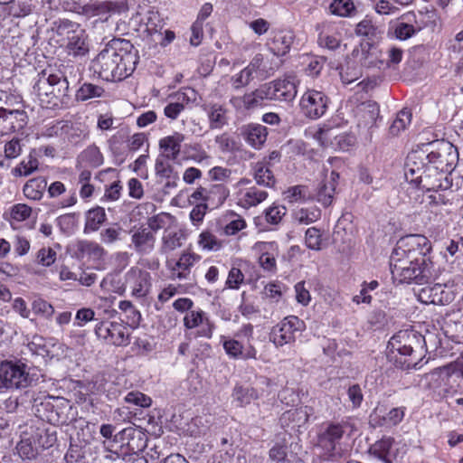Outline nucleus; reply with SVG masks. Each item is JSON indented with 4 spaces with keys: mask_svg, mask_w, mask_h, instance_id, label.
Returning a JSON list of instances; mask_svg holds the SVG:
<instances>
[{
    "mask_svg": "<svg viewBox=\"0 0 463 463\" xmlns=\"http://www.w3.org/2000/svg\"><path fill=\"white\" fill-rule=\"evenodd\" d=\"M129 43L114 39L96 56L91 62V69L99 78L107 81H119L135 70L137 56L128 52Z\"/></svg>",
    "mask_w": 463,
    "mask_h": 463,
    "instance_id": "nucleus-1",
    "label": "nucleus"
},
{
    "mask_svg": "<svg viewBox=\"0 0 463 463\" xmlns=\"http://www.w3.org/2000/svg\"><path fill=\"white\" fill-rule=\"evenodd\" d=\"M73 70V66H63V70L56 71H43L33 86L41 105L46 109H60L69 100V80L67 72Z\"/></svg>",
    "mask_w": 463,
    "mask_h": 463,
    "instance_id": "nucleus-2",
    "label": "nucleus"
},
{
    "mask_svg": "<svg viewBox=\"0 0 463 463\" xmlns=\"http://www.w3.org/2000/svg\"><path fill=\"white\" fill-rule=\"evenodd\" d=\"M425 337L413 330L400 331L393 335L388 343L389 356L395 364L402 369H409L417 365L419 359L416 353L425 343Z\"/></svg>",
    "mask_w": 463,
    "mask_h": 463,
    "instance_id": "nucleus-3",
    "label": "nucleus"
},
{
    "mask_svg": "<svg viewBox=\"0 0 463 463\" xmlns=\"http://www.w3.org/2000/svg\"><path fill=\"white\" fill-rule=\"evenodd\" d=\"M430 249V241L423 235L411 234L402 238L391 256V271L429 260L427 254Z\"/></svg>",
    "mask_w": 463,
    "mask_h": 463,
    "instance_id": "nucleus-4",
    "label": "nucleus"
},
{
    "mask_svg": "<svg viewBox=\"0 0 463 463\" xmlns=\"http://www.w3.org/2000/svg\"><path fill=\"white\" fill-rule=\"evenodd\" d=\"M428 161L424 149L415 150L409 153L404 165V175L408 182L427 191L446 190L450 187L451 183L445 179L446 184H432L427 171Z\"/></svg>",
    "mask_w": 463,
    "mask_h": 463,
    "instance_id": "nucleus-5",
    "label": "nucleus"
},
{
    "mask_svg": "<svg viewBox=\"0 0 463 463\" xmlns=\"http://www.w3.org/2000/svg\"><path fill=\"white\" fill-rule=\"evenodd\" d=\"M424 151L428 161L429 175L434 172L441 175L451 173L458 159L457 148L451 143L447 141L431 143Z\"/></svg>",
    "mask_w": 463,
    "mask_h": 463,
    "instance_id": "nucleus-6",
    "label": "nucleus"
},
{
    "mask_svg": "<svg viewBox=\"0 0 463 463\" xmlns=\"http://www.w3.org/2000/svg\"><path fill=\"white\" fill-rule=\"evenodd\" d=\"M33 407L37 417L52 425H63L71 420L69 411L72 407L62 397L45 395L43 398H33Z\"/></svg>",
    "mask_w": 463,
    "mask_h": 463,
    "instance_id": "nucleus-7",
    "label": "nucleus"
},
{
    "mask_svg": "<svg viewBox=\"0 0 463 463\" xmlns=\"http://www.w3.org/2000/svg\"><path fill=\"white\" fill-rule=\"evenodd\" d=\"M32 382L26 364L12 361L0 364V393L9 389L27 388Z\"/></svg>",
    "mask_w": 463,
    "mask_h": 463,
    "instance_id": "nucleus-8",
    "label": "nucleus"
},
{
    "mask_svg": "<svg viewBox=\"0 0 463 463\" xmlns=\"http://www.w3.org/2000/svg\"><path fill=\"white\" fill-rule=\"evenodd\" d=\"M306 325L303 320L296 316H288L279 323L275 325L269 333V341L277 347L294 343L305 330Z\"/></svg>",
    "mask_w": 463,
    "mask_h": 463,
    "instance_id": "nucleus-9",
    "label": "nucleus"
},
{
    "mask_svg": "<svg viewBox=\"0 0 463 463\" xmlns=\"http://www.w3.org/2000/svg\"><path fill=\"white\" fill-rule=\"evenodd\" d=\"M432 267V262L430 260L420 261L407 268L399 267L396 270H392V276L399 283L422 284L433 277Z\"/></svg>",
    "mask_w": 463,
    "mask_h": 463,
    "instance_id": "nucleus-10",
    "label": "nucleus"
},
{
    "mask_svg": "<svg viewBox=\"0 0 463 463\" xmlns=\"http://www.w3.org/2000/svg\"><path fill=\"white\" fill-rule=\"evenodd\" d=\"M268 72V67L262 54H256L250 62L239 72L230 78V83L234 90H240L248 86L253 80L254 75H264Z\"/></svg>",
    "mask_w": 463,
    "mask_h": 463,
    "instance_id": "nucleus-11",
    "label": "nucleus"
},
{
    "mask_svg": "<svg viewBox=\"0 0 463 463\" xmlns=\"http://www.w3.org/2000/svg\"><path fill=\"white\" fill-rule=\"evenodd\" d=\"M329 99L319 90H307L300 99V109L304 115L309 118L317 119L325 115Z\"/></svg>",
    "mask_w": 463,
    "mask_h": 463,
    "instance_id": "nucleus-12",
    "label": "nucleus"
},
{
    "mask_svg": "<svg viewBox=\"0 0 463 463\" xmlns=\"http://www.w3.org/2000/svg\"><path fill=\"white\" fill-rule=\"evenodd\" d=\"M125 285L130 289L133 297L144 298L149 293L152 286L151 275L146 270L133 267L125 275Z\"/></svg>",
    "mask_w": 463,
    "mask_h": 463,
    "instance_id": "nucleus-13",
    "label": "nucleus"
},
{
    "mask_svg": "<svg viewBox=\"0 0 463 463\" xmlns=\"http://www.w3.org/2000/svg\"><path fill=\"white\" fill-rule=\"evenodd\" d=\"M418 298L424 304L447 305L453 301L454 293L449 288L438 283L422 288L418 293Z\"/></svg>",
    "mask_w": 463,
    "mask_h": 463,
    "instance_id": "nucleus-14",
    "label": "nucleus"
},
{
    "mask_svg": "<svg viewBox=\"0 0 463 463\" xmlns=\"http://www.w3.org/2000/svg\"><path fill=\"white\" fill-rule=\"evenodd\" d=\"M311 415H313V409L311 407L301 406L282 413L279 422L286 430L300 432V429L306 426Z\"/></svg>",
    "mask_w": 463,
    "mask_h": 463,
    "instance_id": "nucleus-15",
    "label": "nucleus"
},
{
    "mask_svg": "<svg viewBox=\"0 0 463 463\" xmlns=\"http://www.w3.org/2000/svg\"><path fill=\"white\" fill-rule=\"evenodd\" d=\"M28 115L24 107L13 109L0 116V136L23 130L28 124Z\"/></svg>",
    "mask_w": 463,
    "mask_h": 463,
    "instance_id": "nucleus-16",
    "label": "nucleus"
},
{
    "mask_svg": "<svg viewBox=\"0 0 463 463\" xmlns=\"http://www.w3.org/2000/svg\"><path fill=\"white\" fill-rule=\"evenodd\" d=\"M184 326L187 329L198 328V335L206 338L212 337L214 327L206 313L200 308L192 309L185 313Z\"/></svg>",
    "mask_w": 463,
    "mask_h": 463,
    "instance_id": "nucleus-17",
    "label": "nucleus"
},
{
    "mask_svg": "<svg viewBox=\"0 0 463 463\" xmlns=\"http://www.w3.org/2000/svg\"><path fill=\"white\" fill-rule=\"evenodd\" d=\"M126 10V2L121 1H99L90 3L84 6L83 11L89 16H99L107 21L112 14H119Z\"/></svg>",
    "mask_w": 463,
    "mask_h": 463,
    "instance_id": "nucleus-18",
    "label": "nucleus"
},
{
    "mask_svg": "<svg viewBox=\"0 0 463 463\" xmlns=\"http://www.w3.org/2000/svg\"><path fill=\"white\" fill-rule=\"evenodd\" d=\"M273 100L291 101L297 95V83L293 76L279 79L268 83Z\"/></svg>",
    "mask_w": 463,
    "mask_h": 463,
    "instance_id": "nucleus-19",
    "label": "nucleus"
},
{
    "mask_svg": "<svg viewBox=\"0 0 463 463\" xmlns=\"http://www.w3.org/2000/svg\"><path fill=\"white\" fill-rule=\"evenodd\" d=\"M131 242L134 250L140 254H148L156 243V236L149 228L139 227L131 231Z\"/></svg>",
    "mask_w": 463,
    "mask_h": 463,
    "instance_id": "nucleus-20",
    "label": "nucleus"
},
{
    "mask_svg": "<svg viewBox=\"0 0 463 463\" xmlns=\"http://www.w3.org/2000/svg\"><path fill=\"white\" fill-rule=\"evenodd\" d=\"M54 128L56 134L71 145H78L88 137L84 128L67 121L58 122Z\"/></svg>",
    "mask_w": 463,
    "mask_h": 463,
    "instance_id": "nucleus-21",
    "label": "nucleus"
},
{
    "mask_svg": "<svg viewBox=\"0 0 463 463\" xmlns=\"http://www.w3.org/2000/svg\"><path fill=\"white\" fill-rule=\"evenodd\" d=\"M195 92L193 89H184L176 92L170 101L164 109V114L166 118L174 120L178 118L180 113L184 109L185 105L194 99Z\"/></svg>",
    "mask_w": 463,
    "mask_h": 463,
    "instance_id": "nucleus-22",
    "label": "nucleus"
},
{
    "mask_svg": "<svg viewBox=\"0 0 463 463\" xmlns=\"http://www.w3.org/2000/svg\"><path fill=\"white\" fill-rule=\"evenodd\" d=\"M200 257L194 253L184 252L179 259L172 265L167 263L171 269L172 277L180 280L188 279L191 274L193 266L199 261Z\"/></svg>",
    "mask_w": 463,
    "mask_h": 463,
    "instance_id": "nucleus-23",
    "label": "nucleus"
},
{
    "mask_svg": "<svg viewBox=\"0 0 463 463\" xmlns=\"http://www.w3.org/2000/svg\"><path fill=\"white\" fill-rule=\"evenodd\" d=\"M354 113L357 118L359 126L371 128L374 125L379 117L380 109L375 101L367 100L358 104L355 107Z\"/></svg>",
    "mask_w": 463,
    "mask_h": 463,
    "instance_id": "nucleus-24",
    "label": "nucleus"
},
{
    "mask_svg": "<svg viewBox=\"0 0 463 463\" xmlns=\"http://www.w3.org/2000/svg\"><path fill=\"white\" fill-rule=\"evenodd\" d=\"M294 40L295 34L292 31H279L272 33L268 45L275 55L283 56L289 52Z\"/></svg>",
    "mask_w": 463,
    "mask_h": 463,
    "instance_id": "nucleus-25",
    "label": "nucleus"
},
{
    "mask_svg": "<svg viewBox=\"0 0 463 463\" xmlns=\"http://www.w3.org/2000/svg\"><path fill=\"white\" fill-rule=\"evenodd\" d=\"M184 135L175 132L171 136H167L159 141V147L164 152V156L167 160H176L181 152V144L184 140Z\"/></svg>",
    "mask_w": 463,
    "mask_h": 463,
    "instance_id": "nucleus-26",
    "label": "nucleus"
},
{
    "mask_svg": "<svg viewBox=\"0 0 463 463\" xmlns=\"http://www.w3.org/2000/svg\"><path fill=\"white\" fill-rule=\"evenodd\" d=\"M268 197V193L256 186L241 189L239 192V204L243 208L257 206L264 202Z\"/></svg>",
    "mask_w": 463,
    "mask_h": 463,
    "instance_id": "nucleus-27",
    "label": "nucleus"
},
{
    "mask_svg": "<svg viewBox=\"0 0 463 463\" xmlns=\"http://www.w3.org/2000/svg\"><path fill=\"white\" fill-rule=\"evenodd\" d=\"M247 143L256 149H260L266 142L267 128L260 124H250L242 132Z\"/></svg>",
    "mask_w": 463,
    "mask_h": 463,
    "instance_id": "nucleus-28",
    "label": "nucleus"
},
{
    "mask_svg": "<svg viewBox=\"0 0 463 463\" xmlns=\"http://www.w3.org/2000/svg\"><path fill=\"white\" fill-rule=\"evenodd\" d=\"M29 434L32 435L33 442L38 449H49L54 445L57 440L56 432L51 431L43 427H29Z\"/></svg>",
    "mask_w": 463,
    "mask_h": 463,
    "instance_id": "nucleus-29",
    "label": "nucleus"
},
{
    "mask_svg": "<svg viewBox=\"0 0 463 463\" xmlns=\"http://www.w3.org/2000/svg\"><path fill=\"white\" fill-rule=\"evenodd\" d=\"M345 433V425L342 423H331L324 432L319 435L320 444L329 450H334L335 442L340 440Z\"/></svg>",
    "mask_w": 463,
    "mask_h": 463,
    "instance_id": "nucleus-30",
    "label": "nucleus"
},
{
    "mask_svg": "<svg viewBox=\"0 0 463 463\" xmlns=\"http://www.w3.org/2000/svg\"><path fill=\"white\" fill-rule=\"evenodd\" d=\"M203 110L207 113L210 128H222L227 124V110L222 105L210 103L203 107Z\"/></svg>",
    "mask_w": 463,
    "mask_h": 463,
    "instance_id": "nucleus-31",
    "label": "nucleus"
},
{
    "mask_svg": "<svg viewBox=\"0 0 463 463\" xmlns=\"http://www.w3.org/2000/svg\"><path fill=\"white\" fill-rule=\"evenodd\" d=\"M120 434L128 438L127 447L132 454H138L146 448V439L140 430L133 428L124 429Z\"/></svg>",
    "mask_w": 463,
    "mask_h": 463,
    "instance_id": "nucleus-32",
    "label": "nucleus"
},
{
    "mask_svg": "<svg viewBox=\"0 0 463 463\" xmlns=\"http://www.w3.org/2000/svg\"><path fill=\"white\" fill-rule=\"evenodd\" d=\"M338 178V173L331 171L329 179H326L325 183L319 186L317 200L324 206L331 204Z\"/></svg>",
    "mask_w": 463,
    "mask_h": 463,
    "instance_id": "nucleus-33",
    "label": "nucleus"
},
{
    "mask_svg": "<svg viewBox=\"0 0 463 463\" xmlns=\"http://www.w3.org/2000/svg\"><path fill=\"white\" fill-rule=\"evenodd\" d=\"M413 14L412 23L417 32L424 28L434 30L438 24V14L434 9L420 10L417 14Z\"/></svg>",
    "mask_w": 463,
    "mask_h": 463,
    "instance_id": "nucleus-34",
    "label": "nucleus"
},
{
    "mask_svg": "<svg viewBox=\"0 0 463 463\" xmlns=\"http://www.w3.org/2000/svg\"><path fill=\"white\" fill-rule=\"evenodd\" d=\"M206 190V203L210 208H217L223 204L225 200L230 194L229 189L223 184H212L205 187Z\"/></svg>",
    "mask_w": 463,
    "mask_h": 463,
    "instance_id": "nucleus-35",
    "label": "nucleus"
},
{
    "mask_svg": "<svg viewBox=\"0 0 463 463\" xmlns=\"http://www.w3.org/2000/svg\"><path fill=\"white\" fill-rule=\"evenodd\" d=\"M381 51L374 45L368 43L362 44V58L363 64L366 67H378L381 68L384 64V60L381 58Z\"/></svg>",
    "mask_w": 463,
    "mask_h": 463,
    "instance_id": "nucleus-36",
    "label": "nucleus"
},
{
    "mask_svg": "<svg viewBox=\"0 0 463 463\" xmlns=\"http://www.w3.org/2000/svg\"><path fill=\"white\" fill-rule=\"evenodd\" d=\"M413 14H403L397 22L394 28V35L399 40H407L413 36L417 32L412 23Z\"/></svg>",
    "mask_w": 463,
    "mask_h": 463,
    "instance_id": "nucleus-37",
    "label": "nucleus"
},
{
    "mask_svg": "<svg viewBox=\"0 0 463 463\" xmlns=\"http://www.w3.org/2000/svg\"><path fill=\"white\" fill-rule=\"evenodd\" d=\"M66 49L69 55L74 57L84 56L89 52V46L86 43V39L83 32L73 33L68 38V43Z\"/></svg>",
    "mask_w": 463,
    "mask_h": 463,
    "instance_id": "nucleus-38",
    "label": "nucleus"
},
{
    "mask_svg": "<svg viewBox=\"0 0 463 463\" xmlns=\"http://www.w3.org/2000/svg\"><path fill=\"white\" fill-rule=\"evenodd\" d=\"M107 220V215L104 208L95 207L89 210L85 216V227L84 232H96Z\"/></svg>",
    "mask_w": 463,
    "mask_h": 463,
    "instance_id": "nucleus-39",
    "label": "nucleus"
},
{
    "mask_svg": "<svg viewBox=\"0 0 463 463\" xmlns=\"http://www.w3.org/2000/svg\"><path fill=\"white\" fill-rule=\"evenodd\" d=\"M232 395L240 407H245L260 397L256 389L242 385H236Z\"/></svg>",
    "mask_w": 463,
    "mask_h": 463,
    "instance_id": "nucleus-40",
    "label": "nucleus"
},
{
    "mask_svg": "<svg viewBox=\"0 0 463 463\" xmlns=\"http://www.w3.org/2000/svg\"><path fill=\"white\" fill-rule=\"evenodd\" d=\"M254 179L258 184L266 187H272L275 184V178L272 171L268 166L267 161L258 162L253 166Z\"/></svg>",
    "mask_w": 463,
    "mask_h": 463,
    "instance_id": "nucleus-41",
    "label": "nucleus"
},
{
    "mask_svg": "<svg viewBox=\"0 0 463 463\" xmlns=\"http://www.w3.org/2000/svg\"><path fill=\"white\" fill-rule=\"evenodd\" d=\"M109 330V337L107 343L117 346H126L129 344V333L125 326L112 322Z\"/></svg>",
    "mask_w": 463,
    "mask_h": 463,
    "instance_id": "nucleus-42",
    "label": "nucleus"
},
{
    "mask_svg": "<svg viewBox=\"0 0 463 463\" xmlns=\"http://www.w3.org/2000/svg\"><path fill=\"white\" fill-rule=\"evenodd\" d=\"M16 449L23 458L32 459L38 454L39 449L33 442L32 435L29 434V430L23 433L21 440L16 446Z\"/></svg>",
    "mask_w": 463,
    "mask_h": 463,
    "instance_id": "nucleus-43",
    "label": "nucleus"
},
{
    "mask_svg": "<svg viewBox=\"0 0 463 463\" xmlns=\"http://www.w3.org/2000/svg\"><path fill=\"white\" fill-rule=\"evenodd\" d=\"M38 166L39 161L36 157L35 151L33 150L12 172L14 176H28L34 173L38 169Z\"/></svg>",
    "mask_w": 463,
    "mask_h": 463,
    "instance_id": "nucleus-44",
    "label": "nucleus"
},
{
    "mask_svg": "<svg viewBox=\"0 0 463 463\" xmlns=\"http://www.w3.org/2000/svg\"><path fill=\"white\" fill-rule=\"evenodd\" d=\"M46 181L43 178L30 179L24 186V194L30 200H40L46 188Z\"/></svg>",
    "mask_w": 463,
    "mask_h": 463,
    "instance_id": "nucleus-45",
    "label": "nucleus"
},
{
    "mask_svg": "<svg viewBox=\"0 0 463 463\" xmlns=\"http://www.w3.org/2000/svg\"><path fill=\"white\" fill-rule=\"evenodd\" d=\"M411 111L407 109L400 110L389 128V133L393 137L400 135L402 131H404L407 128V127L411 124Z\"/></svg>",
    "mask_w": 463,
    "mask_h": 463,
    "instance_id": "nucleus-46",
    "label": "nucleus"
},
{
    "mask_svg": "<svg viewBox=\"0 0 463 463\" xmlns=\"http://www.w3.org/2000/svg\"><path fill=\"white\" fill-rule=\"evenodd\" d=\"M22 107H24V105L20 97L5 90H0V116L11 110L13 111V109H21Z\"/></svg>",
    "mask_w": 463,
    "mask_h": 463,
    "instance_id": "nucleus-47",
    "label": "nucleus"
},
{
    "mask_svg": "<svg viewBox=\"0 0 463 463\" xmlns=\"http://www.w3.org/2000/svg\"><path fill=\"white\" fill-rule=\"evenodd\" d=\"M392 446L391 438L382 439L376 441L370 449V452L385 463H392L390 458V450Z\"/></svg>",
    "mask_w": 463,
    "mask_h": 463,
    "instance_id": "nucleus-48",
    "label": "nucleus"
},
{
    "mask_svg": "<svg viewBox=\"0 0 463 463\" xmlns=\"http://www.w3.org/2000/svg\"><path fill=\"white\" fill-rule=\"evenodd\" d=\"M321 216V212L317 207L300 208L293 213L294 220L298 224L308 225L317 222Z\"/></svg>",
    "mask_w": 463,
    "mask_h": 463,
    "instance_id": "nucleus-49",
    "label": "nucleus"
},
{
    "mask_svg": "<svg viewBox=\"0 0 463 463\" xmlns=\"http://www.w3.org/2000/svg\"><path fill=\"white\" fill-rule=\"evenodd\" d=\"M31 307L35 316L47 320L51 319L54 314L53 306L40 297H36L33 299Z\"/></svg>",
    "mask_w": 463,
    "mask_h": 463,
    "instance_id": "nucleus-50",
    "label": "nucleus"
},
{
    "mask_svg": "<svg viewBox=\"0 0 463 463\" xmlns=\"http://www.w3.org/2000/svg\"><path fill=\"white\" fill-rule=\"evenodd\" d=\"M336 132V128H322L316 132L315 137L324 146H335V143L340 144L343 138V137L337 136Z\"/></svg>",
    "mask_w": 463,
    "mask_h": 463,
    "instance_id": "nucleus-51",
    "label": "nucleus"
},
{
    "mask_svg": "<svg viewBox=\"0 0 463 463\" xmlns=\"http://www.w3.org/2000/svg\"><path fill=\"white\" fill-rule=\"evenodd\" d=\"M105 90L102 87L92 83H84L77 91V99L85 101L90 99L103 97Z\"/></svg>",
    "mask_w": 463,
    "mask_h": 463,
    "instance_id": "nucleus-52",
    "label": "nucleus"
},
{
    "mask_svg": "<svg viewBox=\"0 0 463 463\" xmlns=\"http://www.w3.org/2000/svg\"><path fill=\"white\" fill-rule=\"evenodd\" d=\"M286 199L289 203L306 202L312 199V195L305 185H295L285 192Z\"/></svg>",
    "mask_w": 463,
    "mask_h": 463,
    "instance_id": "nucleus-53",
    "label": "nucleus"
},
{
    "mask_svg": "<svg viewBox=\"0 0 463 463\" xmlns=\"http://www.w3.org/2000/svg\"><path fill=\"white\" fill-rule=\"evenodd\" d=\"M81 162H84L93 167H97L103 163V156L96 146L87 147L80 156Z\"/></svg>",
    "mask_w": 463,
    "mask_h": 463,
    "instance_id": "nucleus-54",
    "label": "nucleus"
},
{
    "mask_svg": "<svg viewBox=\"0 0 463 463\" xmlns=\"http://www.w3.org/2000/svg\"><path fill=\"white\" fill-rule=\"evenodd\" d=\"M198 244L205 250L216 251L222 248V241L208 231H204L199 235Z\"/></svg>",
    "mask_w": 463,
    "mask_h": 463,
    "instance_id": "nucleus-55",
    "label": "nucleus"
},
{
    "mask_svg": "<svg viewBox=\"0 0 463 463\" xmlns=\"http://www.w3.org/2000/svg\"><path fill=\"white\" fill-rule=\"evenodd\" d=\"M305 244L312 250L318 251L322 249V232L316 227L308 228L305 232Z\"/></svg>",
    "mask_w": 463,
    "mask_h": 463,
    "instance_id": "nucleus-56",
    "label": "nucleus"
},
{
    "mask_svg": "<svg viewBox=\"0 0 463 463\" xmlns=\"http://www.w3.org/2000/svg\"><path fill=\"white\" fill-rule=\"evenodd\" d=\"M181 246V234L178 232H167L162 238L161 252L168 253Z\"/></svg>",
    "mask_w": 463,
    "mask_h": 463,
    "instance_id": "nucleus-57",
    "label": "nucleus"
},
{
    "mask_svg": "<svg viewBox=\"0 0 463 463\" xmlns=\"http://www.w3.org/2000/svg\"><path fill=\"white\" fill-rule=\"evenodd\" d=\"M231 216L232 219L222 227V233L226 236L235 235L246 228V222L242 217L234 213H232Z\"/></svg>",
    "mask_w": 463,
    "mask_h": 463,
    "instance_id": "nucleus-58",
    "label": "nucleus"
},
{
    "mask_svg": "<svg viewBox=\"0 0 463 463\" xmlns=\"http://www.w3.org/2000/svg\"><path fill=\"white\" fill-rule=\"evenodd\" d=\"M164 27V22L156 11H149L146 14V30L149 34H155L161 32Z\"/></svg>",
    "mask_w": 463,
    "mask_h": 463,
    "instance_id": "nucleus-59",
    "label": "nucleus"
},
{
    "mask_svg": "<svg viewBox=\"0 0 463 463\" xmlns=\"http://www.w3.org/2000/svg\"><path fill=\"white\" fill-rule=\"evenodd\" d=\"M448 50L450 53H462L458 63V69L463 71V30L458 33L453 39L447 43Z\"/></svg>",
    "mask_w": 463,
    "mask_h": 463,
    "instance_id": "nucleus-60",
    "label": "nucleus"
},
{
    "mask_svg": "<svg viewBox=\"0 0 463 463\" xmlns=\"http://www.w3.org/2000/svg\"><path fill=\"white\" fill-rule=\"evenodd\" d=\"M354 9V4L351 0H334L330 5L332 14L339 16H346L350 14Z\"/></svg>",
    "mask_w": 463,
    "mask_h": 463,
    "instance_id": "nucleus-61",
    "label": "nucleus"
},
{
    "mask_svg": "<svg viewBox=\"0 0 463 463\" xmlns=\"http://www.w3.org/2000/svg\"><path fill=\"white\" fill-rule=\"evenodd\" d=\"M57 253L52 248H42L38 250L36 261L43 267H50L56 260Z\"/></svg>",
    "mask_w": 463,
    "mask_h": 463,
    "instance_id": "nucleus-62",
    "label": "nucleus"
},
{
    "mask_svg": "<svg viewBox=\"0 0 463 463\" xmlns=\"http://www.w3.org/2000/svg\"><path fill=\"white\" fill-rule=\"evenodd\" d=\"M170 219L171 215L169 213H162L156 214L148 218L146 228H149L152 232H157L158 230L164 229Z\"/></svg>",
    "mask_w": 463,
    "mask_h": 463,
    "instance_id": "nucleus-63",
    "label": "nucleus"
},
{
    "mask_svg": "<svg viewBox=\"0 0 463 463\" xmlns=\"http://www.w3.org/2000/svg\"><path fill=\"white\" fill-rule=\"evenodd\" d=\"M287 209L284 206H270L265 210V219L270 224H278L286 214Z\"/></svg>",
    "mask_w": 463,
    "mask_h": 463,
    "instance_id": "nucleus-64",
    "label": "nucleus"
}]
</instances>
